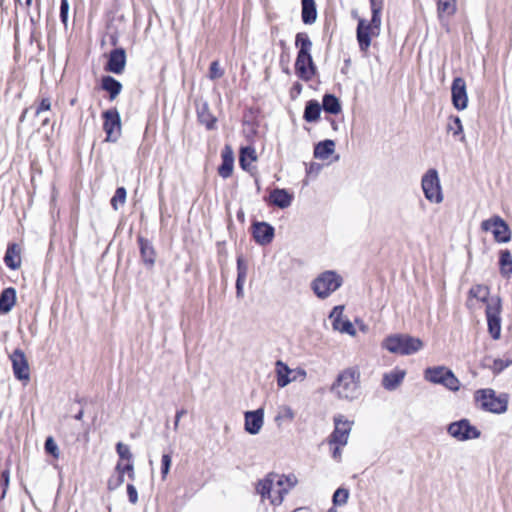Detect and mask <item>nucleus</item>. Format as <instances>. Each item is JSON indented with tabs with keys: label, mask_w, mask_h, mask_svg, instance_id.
<instances>
[{
	"label": "nucleus",
	"mask_w": 512,
	"mask_h": 512,
	"mask_svg": "<svg viewBox=\"0 0 512 512\" xmlns=\"http://www.w3.org/2000/svg\"><path fill=\"white\" fill-rule=\"evenodd\" d=\"M335 151V142L333 140H324L319 142L314 148V157L325 160Z\"/></svg>",
	"instance_id": "obj_29"
},
{
	"label": "nucleus",
	"mask_w": 512,
	"mask_h": 512,
	"mask_svg": "<svg viewBox=\"0 0 512 512\" xmlns=\"http://www.w3.org/2000/svg\"><path fill=\"white\" fill-rule=\"evenodd\" d=\"M342 283L343 279L338 273L328 270L319 274L313 280L311 287L318 298L325 299L339 289Z\"/></svg>",
	"instance_id": "obj_7"
},
{
	"label": "nucleus",
	"mask_w": 512,
	"mask_h": 512,
	"mask_svg": "<svg viewBox=\"0 0 512 512\" xmlns=\"http://www.w3.org/2000/svg\"><path fill=\"white\" fill-rule=\"evenodd\" d=\"M330 390L338 399L347 401L357 399L361 394L359 369L349 367L341 371Z\"/></svg>",
	"instance_id": "obj_3"
},
{
	"label": "nucleus",
	"mask_w": 512,
	"mask_h": 512,
	"mask_svg": "<svg viewBox=\"0 0 512 512\" xmlns=\"http://www.w3.org/2000/svg\"><path fill=\"white\" fill-rule=\"evenodd\" d=\"M9 480H10V472L9 469H5L1 473L0 477V485L2 487V491L0 494V501L5 498L8 486H9Z\"/></svg>",
	"instance_id": "obj_41"
},
{
	"label": "nucleus",
	"mask_w": 512,
	"mask_h": 512,
	"mask_svg": "<svg viewBox=\"0 0 512 512\" xmlns=\"http://www.w3.org/2000/svg\"><path fill=\"white\" fill-rule=\"evenodd\" d=\"M371 12L381 13L383 8V0H370Z\"/></svg>",
	"instance_id": "obj_54"
},
{
	"label": "nucleus",
	"mask_w": 512,
	"mask_h": 512,
	"mask_svg": "<svg viewBox=\"0 0 512 512\" xmlns=\"http://www.w3.org/2000/svg\"><path fill=\"white\" fill-rule=\"evenodd\" d=\"M69 2L68 0H61L60 4V18L61 21L66 25L68 19Z\"/></svg>",
	"instance_id": "obj_49"
},
{
	"label": "nucleus",
	"mask_w": 512,
	"mask_h": 512,
	"mask_svg": "<svg viewBox=\"0 0 512 512\" xmlns=\"http://www.w3.org/2000/svg\"><path fill=\"white\" fill-rule=\"evenodd\" d=\"M456 10L457 0H438L437 2V12L440 19L453 16Z\"/></svg>",
	"instance_id": "obj_31"
},
{
	"label": "nucleus",
	"mask_w": 512,
	"mask_h": 512,
	"mask_svg": "<svg viewBox=\"0 0 512 512\" xmlns=\"http://www.w3.org/2000/svg\"><path fill=\"white\" fill-rule=\"evenodd\" d=\"M371 28L372 27L365 19L359 18L356 36L360 50L363 52H366L369 49L371 45V38L379 35L378 33H374V30Z\"/></svg>",
	"instance_id": "obj_16"
},
{
	"label": "nucleus",
	"mask_w": 512,
	"mask_h": 512,
	"mask_svg": "<svg viewBox=\"0 0 512 512\" xmlns=\"http://www.w3.org/2000/svg\"><path fill=\"white\" fill-rule=\"evenodd\" d=\"M245 281H246V278L237 277V279H236V296H237V298L244 297Z\"/></svg>",
	"instance_id": "obj_52"
},
{
	"label": "nucleus",
	"mask_w": 512,
	"mask_h": 512,
	"mask_svg": "<svg viewBox=\"0 0 512 512\" xmlns=\"http://www.w3.org/2000/svg\"><path fill=\"white\" fill-rule=\"evenodd\" d=\"M293 373H295L294 376H296V379L299 377L301 379H305L306 378V371L303 370V369H298L297 371H293Z\"/></svg>",
	"instance_id": "obj_58"
},
{
	"label": "nucleus",
	"mask_w": 512,
	"mask_h": 512,
	"mask_svg": "<svg viewBox=\"0 0 512 512\" xmlns=\"http://www.w3.org/2000/svg\"><path fill=\"white\" fill-rule=\"evenodd\" d=\"M197 116L200 123L205 125L208 130L215 128L217 119L210 112L207 102H203L197 105Z\"/></svg>",
	"instance_id": "obj_23"
},
{
	"label": "nucleus",
	"mask_w": 512,
	"mask_h": 512,
	"mask_svg": "<svg viewBox=\"0 0 512 512\" xmlns=\"http://www.w3.org/2000/svg\"><path fill=\"white\" fill-rule=\"evenodd\" d=\"M447 432L451 437L461 442L478 439L481 436V431L471 425L468 419H461L450 423L447 427Z\"/></svg>",
	"instance_id": "obj_9"
},
{
	"label": "nucleus",
	"mask_w": 512,
	"mask_h": 512,
	"mask_svg": "<svg viewBox=\"0 0 512 512\" xmlns=\"http://www.w3.org/2000/svg\"><path fill=\"white\" fill-rule=\"evenodd\" d=\"M103 129L106 133V141L115 142L121 134V118L117 109H109L103 112Z\"/></svg>",
	"instance_id": "obj_12"
},
{
	"label": "nucleus",
	"mask_w": 512,
	"mask_h": 512,
	"mask_svg": "<svg viewBox=\"0 0 512 512\" xmlns=\"http://www.w3.org/2000/svg\"><path fill=\"white\" fill-rule=\"evenodd\" d=\"M277 367V385L280 388H283L287 386L289 383L296 380V376L290 377L289 375L293 373V370H291L284 362L281 360H278L276 362Z\"/></svg>",
	"instance_id": "obj_26"
},
{
	"label": "nucleus",
	"mask_w": 512,
	"mask_h": 512,
	"mask_svg": "<svg viewBox=\"0 0 512 512\" xmlns=\"http://www.w3.org/2000/svg\"><path fill=\"white\" fill-rule=\"evenodd\" d=\"M322 107L325 112L338 114L341 111V105L336 96L333 94H325L322 100Z\"/></svg>",
	"instance_id": "obj_33"
},
{
	"label": "nucleus",
	"mask_w": 512,
	"mask_h": 512,
	"mask_svg": "<svg viewBox=\"0 0 512 512\" xmlns=\"http://www.w3.org/2000/svg\"><path fill=\"white\" fill-rule=\"evenodd\" d=\"M382 347L390 353L411 355L422 349L423 342L407 334H392L383 340Z\"/></svg>",
	"instance_id": "obj_5"
},
{
	"label": "nucleus",
	"mask_w": 512,
	"mask_h": 512,
	"mask_svg": "<svg viewBox=\"0 0 512 512\" xmlns=\"http://www.w3.org/2000/svg\"><path fill=\"white\" fill-rule=\"evenodd\" d=\"M234 160L226 159L223 160L218 168V173L224 179L229 178L233 172Z\"/></svg>",
	"instance_id": "obj_39"
},
{
	"label": "nucleus",
	"mask_w": 512,
	"mask_h": 512,
	"mask_svg": "<svg viewBox=\"0 0 512 512\" xmlns=\"http://www.w3.org/2000/svg\"><path fill=\"white\" fill-rule=\"evenodd\" d=\"M4 262L10 269H18L21 266L20 248L17 244H9L4 256Z\"/></svg>",
	"instance_id": "obj_24"
},
{
	"label": "nucleus",
	"mask_w": 512,
	"mask_h": 512,
	"mask_svg": "<svg viewBox=\"0 0 512 512\" xmlns=\"http://www.w3.org/2000/svg\"><path fill=\"white\" fill-rule=\"evenodd\" d=\"M452 103L457 110H464L468 105L466 82L462 77L454 78L451 86Z\"/></svg>",
	"instance_id": "obj_13"
},
{
	"label": "nucleus",
	"mask_w": 512,
	"mask_h": 512,
	"mask_svg": "<svg viewBox=\"0 0 512 512\" xmlns=\"http://www.w3.org/2000/svg\"><path fill=\"white\" fill-rule=\"evenodd\" d=\"M45 450L51 454L54 458L59 457V448L52 437H48L45 441Z\"/></svg>",
	"instance_id": "obj_43"
},
{
	"label": "nucleus",
	"mask_w": 512,
	"mask_h": 512,
	"mask_svg": "<svg viewBox=\"0 0 512 512\" xmlns=\"http://www.w3.org/2000/svg\"><path fill=\"white\" fill-rule=\"evenodd\" d=\"M274 227L266 222H255L252 225L254 240L260 245L270 244L274 238Z\"/></svg>",
	"instance_id": "obj_18"
},
{
	"label": "nucleus",
	"mask_w": 512,
	"mask_h": 512,
	"mask_svg": "<svg viewBox=\"0 0 512 512\" xmlns=\"http://www.w3.org/2000/svg\"><path fill=\"white\" fill-rule=\"evenodd\" d=\"M293 195L286 189L275 188L271 191L267 201L280 209L289 207L292 203Z\"/></svg>",
	"instance_id": "obj_22"
},
{
	"label": "nucleus",
	"mask_w": 512,
	"mask_h": 512,
	"mask_svg": "<svg viewBox=\"0 0 512 512\" xmlns=\"http://www.w3.org/2000/svg\"><path fill=\"white\" fill-rule=\"evenodd\" d=\"M328 512H338V511H337L335 508H333V507H332V508H330V509L328 510Z\"/></svg>",
	"instance_id": "obj_62"
},
{
	"label": "nucleus",
	"mask_w": 512,
	"mask_h": 512,
	"mask_svg": "<svg viewBox=\"0 0 512 512\" xmlns=\"http://www.w3.org/2000/svg\"><path fill=\"white\" fill-rule=\"evenodd\" d=\"M406 376V371L400 368H395L383 374L382 386L388 391L396 390L403 382Z\"/></svg>",
	"instance_id": "obj_21"
},
{
	"label": "nucleus",
	"mask_w": 512,
	"mask_h": 512,
	"mask_svg": "<svg viewBox=\"0 0 512 512\" xmlns=\"http://www.w3.org/2000/svg\"><path fill=\"white\" fill-rule=\"evenodd\" d=\"M448 131L452 132L454 136L460 135V141H465V135L463 134V126L458 116L451 117L447 125Z\"/></svg>",
	"instance_id": "obj_36"
},
{
	"label": "nucleus",
	"mask_w": 512,
	"mask_h": 512,
	"mask_svg": "<svg viewBox=\"0 0 512 512\" xmlns=\"http://www.w3.org/2000/svg\"><path fill=\"white\" fill-rule=\"evenodd\" d=\"M10 359L15 377L18 380L28 381L30 379L29 365L24 352L16 349L10 355Z\"/></svg>",
	"instance_id": "obj_14"
},
{
	"label": "nucleus",
	"mask_w": 512,
	"mask_h": 512,
	"mask_svg": "<svg viewBox=\"0 0 512 512\" xmlns=\"http://www.w3.org/2000/svg\"><path fill=\"white\" fill-rule=\"evenodd\" d=\"M256 160V153L254 148L243 147L240 151V165L244 170H247L250 163Z\"/></svg>",
	"instance_id": "obj_35"
},
{
	"label": "nucleus",
	"mask_w": 512,
	"mask_h": 512,
	"mask_svg": "<svg viewBox=\"0 0 512 512\" xmlns=\"http://www.w3.org/2000/svg\"><path fill=\"white\" fill-rule=\"evenodd\" d=\"M27 112H28V109H27V108H26V109H24V111L22 112V114H21V116H20V118H19V121H20V122H23V121L25 120L26 115H27Z\"/></svg>",
	"instance_id": "obj_61"
},
{
	"label": "nucleus",
	"mask_w": 512,
	"mask_h": 512,
	"mask_svg": "<svg viewBox=\"0 0 512 512\" xmlns=\"http://www.w3.org/2000/svg\"><path fill=\"white\" fill-rule=\"evenodd\" d=\"M126 189L119 187L116 189L114 196L111 199V206L114 210H118L119 204L123 205L126 201Z\"/></svg>",
	"instance_id": "obj_37"
},
{
	"label": "nucleus",
	"mask_w": 512,
	"mask_h": 512,
	"mask_svg": "<svg viewBox=\"0 0 512 512\" xmlns=\"http://www.w3.org/2000/svg\"><path fill=\"white\" fill-rule=\"evenodd\" d=\"M116 470H117L118 474H120V475L124 476V473L127 472L131 479L134 478V469H133V464L131 463V461H128L125 465H122V463L119 462L116 466Z\"/></svg>",
	"instance_id": "obj_46"
},
{
	"label": "nucleus",
	"mask_w": 512,
	"mask_h": 512,
	"mask_svg": "<svg viewBox=\"0 0 512 512\" xmlns=\"http://www.w3.org/2000/svg\"><path fill=\"white\" fill-rule=\"evenodd\" d=\"M510 365H512L511 359L504 360V359L497 358V359L493 360V364L490 366V369L492 370V372L494 374H499L504 369L508 368Z\"/></svg>",
	"instance_id": "obj_40"
},
{
	"label": "nucleus",
	"mask_w": 512,
	"mask_h": 512,
	"mask_svg": "<svg viewBox=\"0 0 512 512\" xmlns=\"http://www.w3.org/2000/svg\"><path fill=\"white\" fill-rule=\"evenodd\" d=\"M101 85L109 93L110 100H114L122 90V84L112 76H104Z\"/></svg>",
	"instance_id": "obj_28"
},
{
	"label": "nucleus",
	"mask_w": 512,
	"mask_h": 512,
	"mask_svg": "<svg viewBox=\"0 0 512 512\" xmlns=\"http://www.w3.org/2000/svg\"><path fill=\"white\" fill-rule=\"evenodd\" d=\"M248 273V264L243 256L237 258V277L246 278Z\"/></svg>",
	"instance_id": "obj_45"
},
{
	"label": "nucleus",
	"mask_w": 512,
	"mask_h": 512,
	"mask_svg": "<svg viewBox=\"0 0 512 512\" xmlns=\"http://www.w3.org/2000/svg\"><path fill=\"white\" fill-rule=\"evenodd\" d=\"M381 23V13H372L369 25L372 27L371 29L374 30V33L380 34Z\"/></svg>",
	"instance_id": "obj_47"
},
{
	"label": "nucleus",
	"mask_w": 512,
	"mask_h": 512,
	"mask_svg": "<svg viewBox=\"0 0 512 512\" xmlns=\"http://www.w3.org/2000/svg\"><path fill=\"white\" fill-rule=\"evenodd\" d=\"M320 112V104L315 100H310L306 104L303 117L307 122H315L316 120H318Z\"/></svg>",
	"instance_id": "obj_34"
},
{
	"label": "nucleus",
	"mask_w": 512,
	"mask_h": 512,
	"mask_svg": "<svg viewBox=\"0 0 512 512\" xmlns=\"http://www.w3.org/2000/svg\"><path fill=\"white\" fill-rule=\"evenodd\" d=\"M478 406L487 412L502 414L507 411L508 400L506 395L497 396L493 389H480L474 394Z\"/></svg>",
	"instance_id": "obj_6"
},
{
	"label": "nucleus",
	"mask_w": 512,
	"mask_h": 512,
	"mask_svg": "<svg viewBox=\"0 0 512 512\" xmlns=\"http://www.w3.org/2000/svg\"><path fill=\"white\" fill-rule=\"evenodd\" d=\"M425 380L444 386L451 391H458L460 382L453 371L445 366L428 367L424 371Z\"/></svg>",
	"instance_id": "obj_8"
},
{
	"label": "nucleus",
	"mask_w": 512,
	"mask_h": 512,
	"mask_svg": "<svg viewBox=\"0 0 512 512\" xmlns=\"http://www.w3.org/2000/svg\"><path fill=\"white\" fill-rule=\"evenodd\" d=\"M224 71L220 68L218 61H213L209 68V78L212 80L219 79L223 76Z\"/></svg>",
	"instance_id": "obj_44"
},
{
	"label": "nucleus",
	"mask_w": 512,
	"mask_h": 512,
	"mask_svg": "<svg viewBox=\"0 0 512 512\" xmlns=\"http://www.w3.org/2000/svg\"><path fill=\"white\" fill-rule=\"evenodd\" d=\"M349 498V491L345 488H338L333 494L334 505H345Z\"/></svg>",
	"instance_id": "obj_38"
},
{
	"label": "nucleus",
	"mask_w": 512,
	"mask_h": 512,
	"mask_svg": "<svg viewBox=\"0 0 512 512\" xmlns=\"http://www.w3.org/2000/svg\"><path fill=\"white\" fill-rule=\"evenodd\" d=\"M16 291L14 288H6L0 294V312L8 313L15 304Z\"/></svg>",
	"instance_id": "obj_27"
},
{
	"label": "nucleus",
	"mask_w": 512,
	"mask_h": 512,
	"mask_svg": "<svg viewBox=\"0 0 512 512\" xmlns=\"http://www.w3.org/2000/svg\"><path fill=\"white\" fill-rule=\"evenodd\" d=\"M317 18L316 4L314 0H302V21L305 24H313Z\"/></svg>",
	"instance_id": "obj_30"
},
{
	"label": "nucleus",
	"mask_w": 512,
	"mask_h": 512,
	"mask_svg": "<svg viewBox=\"0 0 512 512\" xmlns=\"http://www.w3.org/2000/svg\"><path fill=\"white\" fill-rule=\"evenodd\" d=\"M490 295V289L486 285H473L469 290V296L483 303H486V319L488 332L494 340L500 339L501 336V311L502 302L499 296Z\"/></svg>",
	"instance_id": "obj_1"
},
{
	"label": "nucleus",
	"mask_w": 512,
	"mask_h": 512,
	"mask_svg": "<svg viewBox=\"0 0 512 512\" xmlns=\"http://www.w3.org/2000/svg\"><path fill=\"white\" fill-rule=\"evenodd\" d=\"M293 485L288 477L269 474L258 482L256 491L262 499H268L272 505H280L284 495Z\"/></svg>",
	"instance_id": "obj_4"
},
{
	"label": "nucleus",
	"mask_w": 512,
	"mask_h": 512,
	"mask_svg": "<svg viewBox=\"0 0 512 512\" xmlns=\"http://www.w3.org/2000/svg\"><path fill=\"white\" fill-rule=\"evenodd\" d=\"M282 417H285V418H288L289 420H292L294 418V412L293 410L288 407V406H285L282 410Z\"/></svg>",
	"instance_id": "obj_57"
},
{
	"label": "nucleus",
	"mask_w": 512,
	"mask_h": 512,
	"mask_svg": "<svg viewBox=\"0 0 512 512\" xmlns=\"http://www.w3.org/2000/svg\"><path fill=\"white\" fill-rule=\"evenodd\" d=\"M312 41L308 34L299 32L295 37V46L298 48L295 61V72L303 81H310L317 73V67L313 61Z\"/></svg>",
	"instance_id": "obj_2"
},
{
	"label": "nucleus",
	"mask_w": 512,
	"mask_h": 512,
	"mask_svg": "<svg viewBox=\"0 0 512 512\" xmlns=\"http://www.w3.org/2000/svg\"><path fill=\"white\" fill-rule=\"evenodd\" d=\"M126 64V53L123 48H117L110 52L105 69L114 74H121Z\"/></svg>",
	"instance_id": "obj_20"
},
{
	"label": "nucleus",
	"mask_w": 512,
	"mask_h": 512,
	"mask_svg": "<svg viewBox=\"0 0 512 512\" xmlns=\"http://www.w3.org/2000/svg\"><path fill=\"white\" fill-rule=\"evenodd\" d=\"M171 461H172L171 460V456L169 454H163L162 455V459H161V462H162L161 472H162L163 478H165L166 475L169 472V469H170V466H171Z\"/></svg>",
	"instance_id": "obj_48"
},
{
	"label": "nucleus",
	"mask_w": 512,
	"mask_h": 512,
	"mask_svg": "<svg viewBox=\"0 0 512 512\" xmlns=\"http://www.w3.org/2000/svg\"><path fill=\"white\" fill-rule=\"evenodd\" d=\"M343 310V306H336L331 311L329 318L332 320L333 329L341 333H346L351 336H354L356 334V330L353 324L348 319H342Z\"/></svg>",
	"instance_id": "obj_17"
},
{
	"label": "nucleus",
	"mask_w": 512,
	"mask_h": 512,
	"mask_svg": "<svg viewBox=\"0 0 512 512\" xmlns=\"http://www.w3.org/2000/svg\"><path fill=\"white\" fill-rule=\"evenodd\" d=\"M186 414L185 409L178 410L175 415V421H174V430H177L179 427L180 419Z\"/></svg>",
	"instance_id": "obj_55"
},
{
	"label": "nucleus",
	"mask_w": 512,
	"mask_h": 512,
	"mask_svg": "<svg viewBox=\"0 0 512 512\" xmlns=\"http://www.w3.org/2000/svg\"><path fill=\"white\" fill-rule=\"evenodd\" d=\"M484 231H491L495 241L499 243H507L511 239V233L508 225L500 216H493L481 223Z\"/></svg>",
	"instance_id": "obj_11"
},
{
	"label": "nucleus",
	"mask_w": 512,
	"mask_h": 512,
	"mask_svg": "<svg viewBox=\"0 0 512 512\" xmlns=\"http://www.w3.org/2000/svg\"><path fill=\"white\" fill-rule=\"evenodd\" d=\"M335 429L330 436V443L345 446L351 431V422L342 420V416L335 417Z\"/></svg>",
	"instance_id": "obj_15"
},
{
	"label": "nucleus",
	"mask_w": 512,
	"mask_h": 512,
	"mask_svg": "<svg viewBox=\"0 0 512 512\" xmlns=\"http://www.w3.org/2000/svg\"><path fill=\"white\" fill-rule=\"evenodd\" d=\"M226 159L234 160L233 152L229 146H225L224 150L222 151V161Z\"/></svg>",
	"instance_id": "obj_56"
},
{
	"label": "nucleus",
	"mask_w": 512,
	"mask_h": 512,
	"mask_svg": "<svg viewBox=\"0 0 512 512\" xmlns=\"http://www.w3.org/2000/svg\"><path fill=\"white\" fill-rule=\"evenodd\" d=\"M127 494H128L129 501L132 504H136L138 501V493H137V490L134 485H132V484L127 485Z\"/></svg>",
	"instance_id": "obj_51"
},
{
	"label": "nucleus",
	"mask_w": 512,
	"mask_h": 512,
	"mask_svg": "<svg viewBox=\"0 0 512 512\" xmlns=\"http://www.w3.org/2000/svg\"><path fill=\"white\" fill-rule=\"evenodd\" d=\"M341 455V450H340V447L339 445L337 447H335V449L333 450V457L334 458H337V457H340Z\"/></svg>",
	"instance_id": "obj_59"
},
{
	"label": "nucleus",
	"mask_w": 512,
	"mask_h": 512,
	"mask_svg": "<svg viewBox=\"0 0 512 512\" xmlns=\"http://www.w3.org/2000/svg\"><path fill=\"white\" fill-rule=\"evenodd\" d=\"M138 243L144 264L152 267L155 263V251L152 244L143 237H138Z\"/></svg>",
	"instance_id": "obj_25"
},
{
	"label": "nucleus",
	"mask_w": 512,
	"mask_h": 512,
	"mask_svg": "<svg viewBox=\"0 0 512 512\" xmlns=\"http://www.w3.org/2000/svg\"><path fill=\"white\" fill-rule=\"evenodd\" d=\"M421 186L425 198L433 203H440L443 200L438 173L435 169L428 170L422 177Z\"/></svg>",
	"instance_id": "obj_10"
},
{
	"label": "nucleus",
	"mask_w": 512,
	"mask_h": 512,
	"mask_svg": "<svg viewBox=\"0 0 512 512\" xmlns=\"http://www.w3.org/2000/svg\"><path fill=\"white\" fill-rule=\"evenodd\" d=\"M51 108V102L49 98H43L36 109L35 114L38 116L43 111H48Z\"/></svg>",
	"instance_id": "obj_53"
},
{
	"label": "nucleus",
	"mask_w": 512,
	"mask_h": 512,
	"mask_svg": "<svg viewBox=\"0 0 512 512\" xmlns=\"http://www.w3.org/2000/svg\"><path fill=\"white\" fill-rule=\"evenodd\" d=\"M83 415H84L83 410H80V411H79V412L74 416V418H75L76 420L80 421V420H82Z\"/></svg>",
	"instance_id": "obj_60"
},
{
	"label": "nucleus",
	"mask_w": 512,
	"mask_h": 512,
	"mask_svg": "<svg viewBox=\"0 0 512 512\" xmlns=\"http://www.w3.org/2000/svg\"><path fill=\"white\" fill-rule=\"evenodd\" d=\"M245 431L251 435H256L262 429L264 424V411L263 409H257L255 411H247L244 414Z\"/></svg>",
	"instance_id": "obj_19"
},
{
	"label": "nucleus",
	"mask_w": 512,
	"mask_h": 512,
	"mask_svg": "<svg viewBox=\"0 0 512 512\" xmlns=\"http://www.w3.org/2000/svg\"><path fill=\"white\" fill-rule=\"evenodd\" d=\"M116 451L121 459H125L127 461H131L132 453L128 445L123 444L122 442L117 443Z\"/></svg>",
	"instance_id": "obj_42"
},
{
	"label": "nucleus",
	"mask_w": 512,
	"mask_h": 512,
	"mask_svg": "<svg viewBox=\"0 0 512 512\" xmlns=\"http://www.w3.org/2000/svg\"><path fill=\"white\" fill-rule=\"evenodd\" d=\"M500 273L509 277L512 274V254L509 250H502L499 257Z\"/></svg>",
	"instance_id": "obj_32"
},
{
	"label": "nucleus",
	"mask_w": 512,
	"mask_h": 512,
	"mask_svg": "<svg viewBox=\"0 0 512 512\" xmlns=\"http://www.w3.org/2000/svg\"><path fill=\"white\" fill-rule=\"evenodd\" d=\"M124 482V476L118 474L115 478H110L108 481V488L110 490H114L121 486Z\"/></svg>",
	"instance_id": "obj_50"
}]
</instances>
